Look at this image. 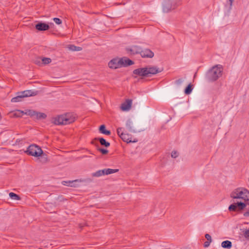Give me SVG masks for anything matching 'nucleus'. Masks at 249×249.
Here are the masks:
<instances>
[{"label": "nucleus", "mask_w": 249, "mask_h": 249, "mask_svg": "<svg viewBox=\"0 0 249 249\" xmlns=\"http://www.w3.org/2000/svg\"><path fill=\"white\" fill-rule=\"evenodd\" d=\"M98 150L100 151L102 154L106 155L108 153V151L104 148H99Z\"/></svg>", "instance_id": "2f4dec72"}, {"label": "nucleus", "mask_w": 249, "mask_h": 249, "mask_svg": "<svg viewBox=\"0 0 249 249\" xmlns=\"http://www.w3.org/2000/svg\"><path fill=\"white\" fill-rule=\"evenodd\" d=\"M99 131L100 133L107 135H110L111 134V132L109 130L106 129V126L104 124H102L100 126Z\"/></svg>", "instance_id": "aec40b11"}, {"label": "nucleus", "mask_w": 249, "mask_h": 249, "mask_svg": "<svg viewBox=\"0 0 249 249\" xmlns=\"http://www.w3.org/2000/svg\"><path fill=\"white\" fill-rule=\"evenodd\" d=\"M51 59L47 57H44L42 59V62L44 64H48L51 62Z\"/></svg>", "instance_id": "c756f323"}, {"label": "nucleus", "mask_w": 249, "mask_h": 249, "mask_svg": "<svg viewBox=\"0 0 249 249\" xmlns=\"http://www.w3.org/2000/svg\"><path fill=\"white\" fill-rule=\"evenodd\" d=\"M223 68L221 65H216L210 69L206 73V78L209 82L216 81L223 73Z\"/></svg>", "instance_id": "f257e3e1"}, {"label": "nucleus", "mask_w": 249, "mask_h": 249, "mask_svg": "<svg viewBox=\"0 0 249 249\" xmlns=\"http://www.w3.org/2000/svg\"><path fill=\"white\" fill-rule=\"evenodd\" d=\"M135 126V120L134 118H129L127 120L126 126L128 131L132 132H136Z\"/></svg>", "instance_id": "1a4fd4ad"}, {"label": "nucleus", "mask_w": 249, "mask_h": 249, "mask_svg": "<svg viewBox=\"0 0 249 249\" xmlns=\"http://www.w3.org/2000/svg\"><path fill=\"white\" fill-rule=\"evenodd\" d=\"M108 65L110 68L113 69L124 67V57L113 58L108 62Z\"/></svg>", "instance_id": "423d86ee"}, {"label": "nucleus", "mask_w": 249, "mask_h": 249, "mask_svg": "<svg viewBox=\"0 0 249 249\" xmlns=\"http://www.w3.org/2000/svg\"><path fill=\"white\" fill-rule=\"evenodd\" d=\"M146 68L147 76H149L150 74H156L161 71L159 70V69L156 66H148Z\"/></svg>", "instance_id": "2eb2a0df"}, {"label": "nucleus", "mask_w": 249, "mask_h": 249, "mask_svg": "<svg viewBox=\"0 0 249 249\" xmlns=\"http://www.w3.org/2000/svg\"><path fill=\"white\" fill-rule=\"evenodd\" d=\"M211 242H209V241H205L204 243V248H207L209 246H210V244Z\"/></svg>", "instance_id": "58836bf2"}, {"label": "nucleus", "mask_w": 249, "mask_h": 249, "mask_svg": "<svg viewBox=\"0 0 249 249\" xmlns=\"http://www.w3.org/2000/svg\"><path fill=\"white\" fill-rule=\"evenodd\" d=\"M205 238L207 239V240L208 241H209L210 242H212V240L211 235L209 234H206L205 235Z\"/></svg>", "instance_id": "e433bc0d"}, {"label": "nucleus", "mask_w": 249, "mask_h": 249, "mask_svg": "<svg viewBox=\"0 0 249 249\" xmlns=\"http://www.w3.org/2000/svg\"><path fill=\"white\" fill-rule=\"evenodd\" d=\"M9 196L14 200H19L20 199V197L18 195L12 192L9 193Z\"/></svg>", "instance_id": "393cba45"}, {"label": "nucleus", "mask_w": 249, "mask_h": 249, "mask_svg": "<svg viewBox=\"0 0 249 249\" xmlns=\"http://www.w3.org/2000/svg\"><path fill=\"white\" fill-rule=\"evenodd\" d=\"M23 113L24 112L23 111L18 110L17 112L15 113V115L17 117H20L21 116Z\"/></svg>", "instance_id": "72a5a7b5"}, {"label": "nucleus", "mask_w": 249, "mask_h": 249, "mask_svg": "<svg viewBox=\"0 0 249 249\" xmlns=\"http://www.w3.org/2000/svg\"><path fill=\"white\" fill-rule=\"evenodd\" d=\"M35 28L39 31H45L49 29L50 26L45 22H40L36 24Z\"/></svg>", "instance_id": "f8f14e48"}, {"label": "nucleus", "mask_w": 249, "mask_h": 249, "mask_svg": "<svg viewBox=\"0 0 249 249\" xmlns=\"http://www.w3.org/2000/svg\"><path fill=\"white\" fill-rule=\"evenodd\" d=\"M183 81V79L179 78V79L177 80L176 81H175V83L177 85H179L182 83Z\"/></svg>", "instance_id": "f704fd0d"}, {"label": "nucleus", "mask_w": 249, "mask_h": 249, "mask_svg": "<svg viewBox=\"0 0 249 249\" xmlns=\"http://www.w3.org/2000/svg\"><path fill=\"white\" fill-rule=\"evenodd\" d=\"M132 100L129 99H125V111H129L132 107Z\"/></svg>", "instance_id": "412c9836"}, {"label": "nucleus", "mask_w": 249, "mask_h": 249, "mask_svg": "<svg viewBox=\"0 0 249 249\" xmlns=\"http://www.w3.org/2000/svg\"><path fill=\"white\" fill-rule=\"evenodd\" d=\"M246 206V204L243 202H237L233 203L229 207V210L232 212H236L243 210Z\"/></svg>", "instance_id": "6e6552de"}, {"label": "nucleus", "mask_w": 249, "mask_h": 249, "mask_svg": "<svg viewBox=\"0 0 249 249\" xmlns=\"http://www.w3.org/2000/svg\"><path fill=\"white\" fill-rule=\"evenodd\" d=\"M193 90L192 85L189 84L185 89L184 93L186 95L190 94Z\"/></svg>", "instance_id": "5701e85b"}, {"label": "nucleus", "mask_w": 249, "mask_h": 249, "mask_svg": "<svg viewBox=\"0 0 249 249\" xmlns=\"http://www.w3.org/2000/svg\"><path fill=\"white\" fill-rule=\"evenodd\" d=\"M142 48L137 45L133 46L131 48H126L125 50L130 53V54H141V51H142Z\"/></svg>", "instance_id": "9b49d317"}, {"label": "nucleus", "mask_w": 249, "mask_h": 249, "mask_svg": "<svg viewBox=\"0 0 249 249\" xmlns=\"http://www.w3.org/2000/svg\"><path fill=\"white\" fill-rule=\"evenodd\" d=\"M25 153L29 155L38 157L43 154L41 148L36 144H31L28 146Z\"/></svg>", "instance_id": "39448f33"}, {"label": "nucleus", "mask_w": 249, "mask_h": 249, "mask_svg": "<svg viewBox=\"0 0 249 249\" xmlns=\"http://www.w3.org/2000/svg\"><path fill=\"white\" fill-rule=\"evenodd\" d=\"M82 181L79 179H75L73 180L63 181L62 184L67 186H70L72 187H77L78 186V182H81Z\"/></svg>", "instance_id": "ddd939ff"}, {"label": "nucleus", "mask_w": 249, "mask_h": 249, "mask_svg": "<svg viewBox=\"0 0 249 249\" xmlns=\"http://www.w3.org/2000/svg\"><path fill=\"white\" fill-rule=\"evenodd\" d=\"M23 98V97H22V95L21 94H20V92H18L17 93V95L13 97L11 99V102L12 103H17L21 102L22 101V99Z\"/></svg>", "instance_id": "6ab92c4d"}, {"label": "nucleus", "mask_w": 249, "mask_h": 249, "mask_svg": "<svg viewBox=\"0 0 249 249\" xmlns=\"http://www.w3.org/2000/svg\"><path fill=\"white\" fill-rule=\"evenodd\" d=\"M181 0H164L162 4V10L164 12H168L175 9L181 4Z\"/></svg>", "instance_id": "20e7f679"}, {"label": "nucleus", "mask_w": 249, "mask_h": 249, "mask_svg": "<svg viewBox=\"0 0 249 249\" xmlns=\"http://www.w3.org/2000/svg\"><path fill=\"white\" fill-rule=\"evenodd\" d=\"M75 117L70 113L59 115L55 118L54 123L57 125H66L74 122Z\"/></svg>", "instance_id": "7ed1b4c3"}, {"label": "nucleus", "mask_w": 249, "mask_h": 249, "mask_svg": "<svg viewBox=\"0 0 249 249\" xmlns=\"http://www.w3.org/2000/svg\"><path fill=\"white\" fill-rule=\"evenodd\" d=\"M35 117L38 119H45L46 118L47 115L43 113L37 112L36 111Z\"/></svg>", "instance_id": "b1692460"}, {"label": "nucleus", "mask_w": 249, "mask_h": 249, "mask_svg": "<svg viewBox=\"0 0 249 249\" xmlns=\"http://www.w3.org/2000/svg\"><path fill=\"white\" fill-rule=\"evenodd\" d=\"M233 1H234V0H229L230 5L231 6H232V3H233Z\"/></svg>", "instance_id": "79ce46f5"}, {"label": "nucleus", "mask_w": 249, "mask_h": 249, "mask_svg": "<svg viewBox=\"0 0 249 249\" xmlns=\"http://www.w3.org/2000/svg\"><path fill=\"white\" fill-rule=\"evenodd\" d=\"M25 114L33 117L36 116V111L32 110H28L26 111Z\"/></svg>", "instance_id": "bb28decb"}, {"label": "nucleus", "mask_w": 249, "mask_h": 249, "mask_svg": "<svg viewBox=\"0 0 249 249\" xmlns=\"http://www.w3.org/2000/svg\"><path fill=\"white\" fill-rule=\"evenodd\" d=\"M48 160L47 156L46 154H42V155L41 156V161L42 162H46Z\"/></svg>", "instance_id": "7c9ffc66"}, {"label": "nucleus", "mask_w": 249, "mask_h": 249, "mask_svg": "<svg viewBox=\"0 0 249 249\" xmlns=\"http://www.w3.org/2000/svg\"><path fill=\"white\" fill-rule=\"evenodd\" d=\"M244 216L246 217H249V209L244 213Z\"/></svg>", "instance_id": "a19ab883"}, {"label": "nucleus", "mask_w": 249, "mask_h": 249, "mask_svg": "<svg viewBox=\"0 0 249 249\" xmlns=\"http://www.w3.org/2000/svg\"><path fill=\"white\" fill-rule=\"evenodd\" d=\"M244 235L246 238H249V229L246 230L244 233Z\"/></svg>", "instance_id": "4c0bfd02"}, {"label": "nucleus", "mask_w": 249, "mask_h": 249, "mask_svg": "<svg viewBox=\"0 0 249 249\" xmlns=\"http://www.w3.org/2000/svg\"><path fill=\"white\" fill-rule=\"evenodd\" d=\"M231 197L233 199H241L244 202L249 201V191L245 188H237L231 193Z\"/></svg>", "instance_id": "f03ea898"}, {"label": "nucleus", "mask_w": 249, "mask_h": 249, "mask_svg": "<svg viewBox=\"0 0 249 249\" xmlns=\"http://www.w3.org/2000/svg\"><path fill=\"white\" fill-rule=\"evenodd\" d=\"M134 64V62L132 60L125 58V67L132 65Z\"/></svg>", "instance_id": "cd10ccee"}, {"label": "nucleus", "mask_w": 249, "mask_h": 249, "mask_svg": "<svg viewBox=\"0 0 249 249\" xmlns=\"http://www.w3.org/2000/svg\"><path fill=\"white\" fill-rule=\"evenodd\" d=\"M119 169H112L106 168L103 170H99L95 172L92 173L91 176L93 177H100L104 175H108L117 172Z\"/></svg>", "instance_id": "0eeeda50"}, {"label": "nucleus", "mask_w": 249, "mask_h": 249, "mask_svg": "<svg viewBox=\"0 0 249 249\" xmlns=\"http://www.w3.org/2000/svg\"><path fill=\"white\" fill-rule=\"evenodd\" d=\"M120 108L122 111H124V102L121 104Z\"/></svg>", "instance_id": "ea45409f"}, {"label": "nucleus", "mask_w": 249, "mask_h": 249, "mask_svg": "<svg viewBox=\"0 0 249 249\" xmlns=\"http://www.w3.org/2000/svg\"><path fill=\"white\" fill-rule=\"evenodd\" d=\"M69 49L72 51H80L82 50V48L80 47H77L74 45H70Z\"/></svg>", "instance_id": "a878e982"}, {"label": "nucleus", "mask_w": 249, "mask_h": 249, "mask_svg": "<svg viewBox=\"0 0 249 249\" xmlns=\"http://www.w3.org/2000/svg\"><path fill=\"white\" fill-rule=\"evenodd\" d=\"M140 55L142 58H151L154 56V53L149 49H142Z\"/></svg>", "instance_id": "9d476101"}, {"label": "nucleus", "mask_w": 249, "mask_h": 249, "mask_svg": "<svg viewBox=\"0 0 249 249\" xmlns=\"http://www.w3.org/2000/svg\"><path fill=\"white\" fill-rule=\"evenodd\" d=\"M221 246L225 249H231L232 247V243L229 240L224 241L221 243Z\"/></svg>", "instance_id": "4be33fe9"}, {"label": "nucleus", "mask_w": 249, "mask_h": 249, "mask_svg": "<svg viewBox=\"0 0 249 249\" xmlns=\"http://www.w3.org/2000/svg\"><path fill=\"white\" fill-rule=\"evenodd\" d=\"M37 91H34L32 90H26L20 92V94H21V95H22V97L24 98L36 95L37 94Z\"/></svg>", "instance_id": "dca6fc26"}, {"label": "nucleus", "mask_w": 249, "mask_h": 249, "mask_svg": "<svg viewBox=\"0 0 249 249\" xmlns=\"http://www.w3.org/2000/svg\"><path fill=\"white\" fill-rule=\"evenodd\" d=\"M171 157L173 158H176L178 157V153L176 151H173L171 153Z\"/></svg>", "instance_id": "c9c22d12"}, {"label": "nucleus", "mask_w": 249, "mask_h": 249, "mask_svg": "<svg viewBox=\"0 0 249 249\" xmlns=\"http://www.w3.org/2000/svg\"><path fill=\"white\" fill-rule=\"evenodd\" d=\"M146 68H138L133 71L134 74L143 77H147Z\"/></svg>", "instance_id": "4468645a"}, {"label": "nucleus", "mask_w": 249, "mask_h": 249, "mask_svg": "<svg viewBox=\"0 0 249 249\" xmlns=\"http://www.w3.org/2000/svg\"><path fill=\"white\" fill-rule=\"evenodd\" d=\"M50 25H53V23L52 22L50 23Z\"/></svg>", "instance_id": "37998d69"}, {"label": "nucleus", "mask_w": 249, "mask_h": 249, "mask_svg": "<svg viewBox=\"0 0 249 249\" xmlns=\"http://www.w3.org/2000/svg\"><path fill=\"white\" fill-rule=\"evenodd\" d=\"M95 140L99 141L102 145L106 147H108L110 146V143L106 141V140L103 138H96Z\"/></svg>", "instance_id": "a211bd4d"}, {"label": "nucleus", "mask_w": 249, "mask_h": 249, "mask_svg": "<svg viewBox=\"0 0 249 249\" xmlns=\"http://www.w3.org/2000/svg\"><path fill=\"white\" fill-rule=\"evenodd\" d=\"M53 20L56 24L58 25L61 24L62 23V20L59 18H53Z\"/></svg>", "instance_id": "473e14b6"}, {"label": "nucleus", "mask_w": 249, "mask_h": 249, "mask_svg": "<svg viewBox=\"0 0 249 249\" xmlns=\"http://www.w3.org/2000/svg\"><path fill=\"white\" fill-rule=\"evenodd\" d=\"M124 128L123 127H119L117 129V133L120 138L124 142Z\"/></svg>", "instance_id": "f3484780"}, {"label": "nucleus", "mask_w": 249, "mask_h": 249, "mask_svg": "<svg viewBox=\"0 0 249 249\" xmlns=\"http://www.w3.org/2000/svg\"><path fill=\"white\" fill-rule=\"evenodd\" d=\"M138 142V139L136 138H128L125 140V142L129 143L130 142Z\"/></svg>", "instance_id": "c85d7f7f"}]
</instances>
